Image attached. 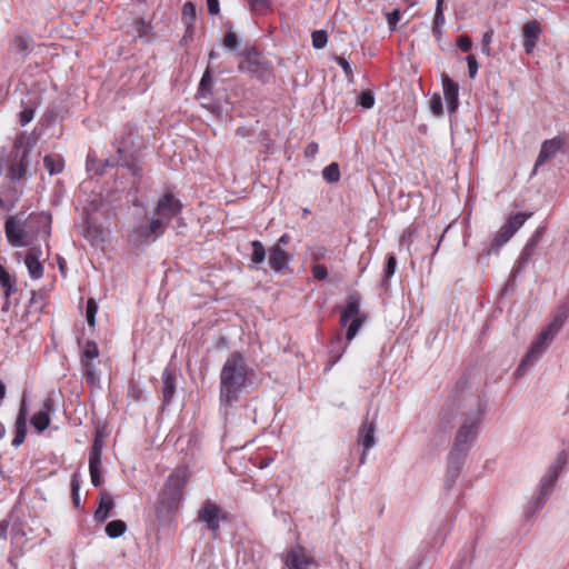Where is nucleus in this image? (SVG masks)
Returning a JSON list of instances; mask_svg holds the SVG:
<instances>
[{
    "label": "nucleus",
    "instance_id": "3c124183",
    "mask_svg": "<svg viewBox=\"0 0 569 569\" xmlns=\"http://www.w3.org/2000/svg\"><path fill=\"white\" fill-rule=\"evenodd\" d=\"M467 63H468V70H469V77L473 79L477 76L478 72V62L473 54H469L467 57Z\"/></svg>",
    "mask_w": 569,
    "mask_h": 569
},
{
    "label": "nucleus",
    "instance_id": "4c0bfd02",
    "mask_svg": "<svg viewBox=\"0 0 569 569\" xmlns=\"http://www.w3.org/2000/svg\"><path fill=\"white\" fill-rule=\"evenodd\" d=\"M168 222H166L164 220H162V218H159V217H154L149 226H150V231L151 233H153L156 236V238L158 239L160 236L163 234L166 228L168 227Z\"/></svg>",
    "mask_w": 569,
    "mask_h": 569
},
{
    "label": "nucleus",
    "instance_id": "c756f323",
    "mask_svg": "<svg viewBox=\"0 0 569 569\" xmlns=\"http://www.w3.org/2000/svg\"><path fill=\"white\" fill-rule=\"evenodd\" d=\"M213 87V80L211 77L210 68L208 67L200 80L198 88V97L200 99H208L211 96Z\"/></svg>",
    "mask_w": 569,
    "mask_h": 569
},
{
    "label": "nucleus",
    "instance_id": "2eb2a0df",
    "mask_svg": "<svg viewBox=\"0 0 569 569\" xmlns=\"http://www.w3.org/2000/svg\"><path fill=\"white\" fill-rule=\"evenodd\" d=\"M541 230L538 229L527 241L526 246L523 247L519 259L516 263V266L512 269V277H516V274L521 270V268L528 263L530 258L535 254L536 249L540 242L541 239Z\"/></svg>",
    "mask_w": 569,
    "mask_h": 569
},
{
    "label": "nucleus",
    "instance_id": "ea45409f",
    "mask_svg": "<svg viewBox=\"0 0 569 569\" xmlns=\"http://www.w3.org/2000/svg\"><path fill=\"white\" fill-rule=\"evenodd\" d=\"M312 46L315 49H323L328 42V34L323 30H316L311 34Z\"/></svg>",
    "mask_w": 569,
    "mask_h": 569
},
{
    "label": "nucleus",
    "instance_id": "58836bf2",
    "mask_svg": "<svg viewBox=\"0 0 569 569\" xmlns=\"http://www.w3.org/2000/svg\"><path fill=\"white\" fill-rule=\"evenodd\" d=\"M97 312H98V305L94 301V299L90 298L87 301V308H86V318H87V322L90 327H93L96 325Z\"/></svg>",
    "mask_w": 569,
    "mask_h": 569
},
{
    "label": "nucleus",
    "instance_id": "4d7b16f0",
    "mask_svg": "<svg viewBox=\"0 0 569 569\" xmlns=\"http://www.w3.org/2000/svg\"><path fill=\"white\" fill-rule=\"evenodd\" d=\"M102 448H103L102 440L98 436H96L89 455L102 456Z\"/></svg>",
    "mask_w": 569,
    "mask_h": 569
},
{
    "label": "nucleus",
    "instance_id": "423d86ee",
    "mask_svg": "<svg viewBox=\"0 0 569 569\" xmlns=\"http://www.w3.org/2000/svg\"><path fill=\"white\" fill-rule=\"evenodd\" d=\"M138 140V137L130 131L127 137H122L117 141L119 167L127 169L136 180L140 179L142 176V169L138 164L140 148V142Z\"/></svg>",
    "mask_w": 569,
    "mask_h": 569
},
{
    "label": "nucleus",
    "instance_id": "f704fd0d",
    "mask_svg": "<svg viewBox=\"0 0 569 569\" xmlns=\"http://www.w3.org/2000/svg\"><path fill=\"white\" fill-rule=\"evenodd\" d=\"M251 247H252V253H251L252 263H254V264L262 263L266 259V249H264L263 244L260 241L254 240L251 242Z\"/></svg>",
    "mask_w": 569,
    "mask_h": 569
},
{
    "label": "nucleus",
    "instance_id": "c9c22d12",
    "mask_svg": "<svg viewBox=\"0 0 569 569\" xmlns=\"http://www.w3.org/2000/svg\"><path fill=\"white\" fill-rule=\"evenodd\" d=\"M396 267H397L396 257L393 254H389L387 257V261H386V264L383 268V279H382L383 286H387L389 279L395 274Z\"/></svg>",
    "mask_w": 569,
    "mask_h": 569
},
{
    "label": "nucleus",
    "instance_id": "0e129e2a",
    "mask_svg": "<svg viewBox=\"0 0 569 569\" xmlns=\"http://www.w3.org/2000/svg\"><path fill=\"white\" fill-rule=\"evenodd\" d=\"M79 490H80L79 475L74 473L71 479V491L79 492Z\"/></svg>",
    "mask_w": 569,
    "mask_h": 569
},
{
    "label": "nucleus",
    "instance_id": "0eeeda50",
    "mask_svg": "<svg viewBox=\"0 0 569 569\" xmlns=\"http://www.w3.org/2000/svg\"><path fill=\"white\" fill-rule=\"evenodd\" d=\"M566 465V456L563 452L559 453L556 460L551 463L546 475L542 477L539 491L536 497L530 501L529 508L535 512L539 510L548 497L552 493L557 483L558 477Z\"/></svg>",
    "mask_w": 569,
    "mask_h": 569
},
{
    "label": "nucleus",
    "instance_id": "4468645a",
    "mask_svg": "<svg viewBox=\"0 0 569 569\" xmlns=\"http://www.w3.org/2000/svg\"><path fill=\"white\" fill-rule=\"evenodd\" d=\"M54 411L53 399L48 397L43 400L41 408L31 418L32 427L38 431H44L50 423V415Z\"/></svg>",
    "mask_w": 569,
    "mask_h": 569
},
{
    "label": "nucleus",
    "instance_id": "f8f14e48",
    "mask_svg": "<svg viewBox=\"0 0 569 569\" xmlns=\"http://www.w3.org/2000/svg\"><path fill=\"white\" fill-rule=\"evenodd\" d=\"M376 425L372 421L365 420L358 431L357 443L362 447L360 465H365L367 455L376 445Z\"/></svg>",
    "mask_w": 569,
    "mask_h": 569
},
{
    "label": "nucleus",
    "instance_id": "7c9ffc66",
    "mask_svg": "<svg viewBox=\"0 0 569 569\" xmlns=\"http://www.w3.org/2000/svg\"><path fill=\"white\" fill-rule=\"evenodd\" d=\"M43 164L50 174L60 173L64 168L63 159L60 156H46Z\"/></svg>",
    "mask_w": 569,
    "mask_h": 569
},
{
    "label": "nucleus",
    "instance_id": "393cba45",
    "mask_svg": "<svg viewBox=\"0 0 569 569\" xmlns=\"http://www.w3.org/2000/svg\"><path fill=\"white\" fill-rule=\"evenodd\" d=\"M513 233L503 224L495 234L489 249L487 250V254H497L500 248L507 243Z\"/></svg>",
    "mask_w": 569,
    "mask_h": 569
},
{
    "label": "nucleus",
    "instance_id": "bb28decb",
    "mask_svg": "<svg viewBox=\"0 0 569 569\" xmlns=\"http://www.w3.org/2000/svg\"><path fill=\"white\" fill-rule=\"evenodd\" d=\"M113 507L114 503L111 496L108 492H101L99 506L94 512V519L97 521L103 522L109 517V513Z\"/></svg>",
    "mask_w": 569,
    "mask_h": 569
},
{
    "label": "nucleus",
    "instance_id": "2f4dec72",
    "mask_svg": "<svg viewBox=\"0 0 569 569\" xmlns=\"http://www.w3.org/2000/svg\"><path fill=\"white\" fill-rule=\"evenodd\" d=\"M530 216L531 213L517 212L508 219L505 226L515 234Z\"/></svg>",
    "mask_w": 569,
    "mask_h": 569
},
{
    "label": "nucleus",
    "instance_id": "49530a36",
    "mask_svg": "<svg viewBox=\"0 0 569 569\" xmlns=\"http://www.w3.org/2000/svg\"><path fill=\"white\" fill-rule=\"evenodd\" d=\"M430 109H431L432 113L436 116L442 114V100L439 94H435L430 99Z\"/></svg>",
    "mask_w": 569,
    "mask_h": 569
},
{
    "label": "nucleus",
    "instance_id": "dca6fc26",
    "mask_svg": "<svg viewBox=\"0 0 569 569\" xmlns=\"http://www.w3.org/2000/svg\"><path fill=\"white\" fill-rule=\"evenodd\" d=\"M220 508L211 502L206 501L198 512V519L204 522L208 529L216 531L219 528Z\"/></svg>",
    "mask_w": 569,
    "mask_h": 569
},
{
    "label": "nucleus",
    "instance_id": "f257e3e1",
    "mask_svg": "<svg viewBox=\"0 0 569 569\" xmlns=\"http://www.w3.org/2000/svg\"><path fill=\"white\" fill-rule=\"evenodd\" d=\"M34 133L20 132L14 141L13 150L6 161L4 177L9 182L7 203L2 200V209L14 207L23 193L26 181L31 176V153L37 144Z\"/></svg>",
    "mask_w": 569,
    "mask_h": 569
},
{
    "label": "nucleus",
    "instance_id": "de8ad7c7",
    "mask_svg": "<svg viewBox=\"0 0 569 569\" xmlns=\"http://www.w3.org/2000/svg\"><path fill=\"white\" fill-rule=\"evenodd\" d=\"M493 37V30L489 29L482 37V48L481 51L486 56H490V44Z\"/></svg>",
    "mask_w": 569,
    "mask_h": 569
},
{
    "label": "nucleus",
    "instance_id": "6ab92c4d",
    "mask_svg": "<svg viewBox=\"0 0 569 569\" xmlns=\"http://www.w3.org/2000/svg\"><path fill=\"white\" fill-rule=\"evenodd\" d=\"M443 96L449 112H455L458 108V84L448 76H442Z\"/></svg>",
    "mask_w": 569,
    "mask_h": 569
},
{
    "label": "nucleus",
    "instance_id": "7ed1b4c3",
    "mask_svg": "<svg viewBox=\"0 0 569 569\" xmlns=\"http://www.w3.org/2000/svg\"><path fill=\"white\" fill-rule=\"evenodd\" d=\"M566 312H558L551 322L540 332V335L532 342L526 357L516 370V376L521 377L527 369L531 367L540 356L547 350L556 335L559 332L566 320Z\"/></svg>",
    "mask_w": 569,
    "mask_h": 569
},
{
    "label": "nucleus",
    "instance_id": "e433bc0d",
    "mask_svg": "<svg viewBox=\"0 0 569 569\" xmlns=\"http://www.w3.org/2000/svg\"><path fill=\"white\" fill-rule=\"evenodd\" d=\"M98 356H99V349H98L97 343L93 341H87L84 345V348H83L81 361L82 362L83 361L91 362V360L98 358Z\"/></svg>",
    "mask_w": 569,
    "mask_h": 569
},
{
    "label": "nucleus",
    "instance_id": "c85d7f7f",
    "mask_svg": "<svg viewBox=\"0 0 569 569\" xmlns=\"http://www.w3.org/2000/svg\"><path fill=\"white\" fill-rule=\"evenodd\" d=\"M89 473L91 483L99 488L102 485L101 477V456L89 455Z\"/></svg>",
    "mask_w": 569,
    "mask_h": 569
},
{
    "label": "nucleus",
    "instance_id": "338daca9",
    "mask_svg": "<svg viewBox=\"0 0 569 569\" xmlns=\"http://www.w3.org/2000/svg\"><path fill=\"white\" fill-rule=\"evenodd\" d=\"M290 239H291V237H290V234H289V233H283V234L278 239V241H277V243H276V244H279V246H280V248H281L282 246H286L287 243H289Z\"/></svg>",
    "mask_w": 569,
    "mask_h": 569
},
{
    "label": "nucleus",
    "instance_id": "6e6552de",
    "mask_svg": "<svg viewBox=\"0 0 569 569\" xmlns=\"http://www.w3.org/2000/svg\"><path fill=\"white\" fill-rule=\"evenodd\" d=\"M483 413V408L481 403H478L477 409L466 416L463 419V422L461 423L460 428L458 429L455 445H453V452L455 453H465L471 443V441L476 438L481 416Z\"/></svg>",
    "mask_w": 569,
    "mask_h": 569
},
{
    "label": "nucleus",
    "instance_id": "37998d69",
    "mask_svg": "<svg viewBox=\"0 0 569 569\" xmlns=\"http://www.w3.org/2000/svg\"><path fill=\"white\" fill-rule=\"evenodd\" d=\"M83 368H84V376H86L87 380L91 385H94L98 380V375H97L93 363L89 362V361H83Z\"/></svg>",
    "mask_w": 569,
    "mask_h": 569
},
{
    "label": "nucleus",
    "instance_id": "864d4df0",
    "mask_svg": "<svg viewBox=\"0 0 569 569\" xmlns=\"http://www.w3.org/2000/svg\"><path fill=\"white\" fill-rule=\"evenodd\" d=\"M2 289L7 297L11 295L12 287L10 283V274L4 269H2Z\"/></svg>",
    "mask_w": 569,
    "mask_h": 569
},
{
    "label": "nucleus",
    "instance_id": "4be33fe9",
    "mask_svg": "<svg viewBox=\"0 0 569 569\" xmlns=\"http://www.w3.org/2000/svg\"><path fill=\"white\" fill-rule=\"evenodd\" d=\"M27 436V410L24 407V400H22L21 408L19 410L18 418L14 426V437L12 439V446L19 447L23 443Z\"/></svg>",
    "mask_w": 569,
    "mask_h": 569
},
{
    "label": "nucleus",
    "instance_id": "aec40b11",
    "mask_svg": "<svg viewBox=\"0 0 569 569\" xmlns=\"http://www.w3.org/2000/svg\"><path fill=\"white\" fill-rule=\"evenodd\" d=\"M41 250L31 248L24 258V263L30 277L34 280L43 276V266L40 262Z\"/></svg>",
    "mask_w": 569,
    "mask_h": 569
},
{
    "label": "nucleus",
    "instance_id": "b1692460",
    "mask_svg": "<svg viewBox=\"0 0 569 569\" xmlns=\"http://www.w3.org/2000/svg\"><path fill=\"white\" fill-rule=\"evenodd\" d=\"M161 379L163 403L168 405L176 392V376L173 371L169 367H167L162 372Z\"/></svg>",
    "mask_w": 569,
    "mask_h": 569
},
{
    "label": "nucleus",
    "instance_id": "a19ab883",
    "mask_svg": "<svg viewBox=\"0 0 569 569\" xmlns=\"http://www.w3.org/2000/svg\"><path fill=\"white\" fill-rule=\"evenodd\" d=\"M358 103L363 109H371L375 104V96L370 90H365L360 93L358 98Z\"/></svg>",
    "mask_w": 569,
    "mask_h": 569
},
{
    "label": "nucleus",
    "instance_id": "052dcab7",
    "mask_svg": "<svg viewBox=\"0 0 569 569\" xmlns=\"http://www.w3.org/2000/svg\"><path fill=\"white\" fill-rule=\"evenodd\" d=\"M311 256L315 260H321L326 256V249L323 247H317L312 249Z\"/></svg>",
    "mask_w": 569,
    "mask_h": 569
},
{
    "label": "nucleus",
    "instance_id": "79ce46f5",
    "mask_svg": "<svg viewBox=\"0 0 569 569\" xmlns=\"http://www.w3.org/2000/svg\"><path fill=\"white\" fill-rule=\"evenodd\" d=\"M445 23V14H443V8H436L435 13V21L432 27V32L436 36H441V28Z\"/></svg>",
    "mask_w": 569,
    "mask_h": 569
},
{
    "label": "nucleus",
    "instance_id": "ddd939ff",
    "mask_svg": "<svg viewBox=\"0 0 569 569\" xmlns=\"http://www.w3.org/2000/svg\"><path fill=\"white\" fill-rule=\"evenodd\" d=\"M313 562L306 549L301 546L293 547L286 557V566L289 569H311Z\"/></svg>",
    "mask_w": 569,
    "mask_h": 569
},
{
    "label": "nucleus",
    "instance_id": "39448f33",
    "mask_svg": "<svg viewBox=\"0 0 569 569\" xmlns=\"http://www.w3.org/2000/svg\"><path fill=\"white\" fill-rule=\"evenodd\" d=\"M188 479L187 467H178L169 475L159 498V505L163 510L171 512L178 508Z\"/></svg>",
    "mask_w": 569,
    "mask_h": 569
},
{
    "label": "nucleus",
    "instance_id": "a18cd8bd",
    "mask_svg": "<svg viewBox=\"0 0 569 569\" xmlns=\"http://www.w3.org/2000/svg\"><path fill=\"white\" fill-rule=\"evenodd\" d=\"M386 18H387L389 29L391 31H395L397 29V24L400 20V11L398 9H396V10L387 13Z\"/></svg>",
    "mask_w": 569,
    "mask_h": 569
},
{
    "label": "nucleus",
    "instance_id": "a878e982",
    "mask_svg": "<svg viewBox=\"0 0 569 569\" xmlns=\"http://www.w3.org/2000/svg\"><path fill=\"white\" fill-rule=\"evenodd\" d=\"M513 233L503 224L495 234L489 249L487 250V254H497L500 248L507 243Z\"/></svg>",
    "mask_w": 569,
    "mask_h": 569
},
{
    "label": "nucleus",
    "instance_id": "69168bd1",
    "mask_svg": "<svg viewBox=\"0 0 569 569\" xmlns=\"http://www.w3.org/2000/svg\"><path fill=\"white\" fill-rule=\"evenodd\" d=\"M94 160H96V156L92 153H89L87 157V170L88 171L94 170Z\"/></svg>",
    "mask_w": 569,
    "mask_h": 569
},
{
    "label": "nucleus",
    "instance_id": "20e7f679",
    "mask_svg": "<svg viewBox=\"0 0 569 569\" xmlns=\"http://www.w3.org/2000/svg\"><path fill=\"white\" fill-rule=\"evenodd\" d=\"M37 220L50 224L51 217L46 213L24 216V212H19L10 216L4 226L8 242L13 247H26L29 243V227L31 221Z\"/></svg>",
    "mask_w": 569,
    "mask_h": 569
},
{
    "label": "nucleus",
    "instance_id": "5fc2aeb1",
    "mask_svg": "<svg viewBox=\"0 0 569 569\" xmlns=\"http://www.w3.org/2000/svg\"><path fill=\"white\" fill-rule=\"evenodd\" d=\"M458 47L463 51L468 52L470 51L472 47V41L468 36H461L458 40Z\"/></svg>",
    "mask_w": 569,
    "mask_h": 569
},
{
    "label": "nucleus",
    "instance_id": "bf43d9fd",
    "mask_svg": "<svg viewBox=\"0 0 569 569\" xmlns=\"http://www.w3.org/2000/svg\"><path fill=\"white\" fill-rule=\"evenodd\" d=\"M207 3H208V11L210 14L214 16V14L219 13L220 8H219L218 0H207Z\"/></svg>",
    "mask_w": 569,
    "mask_h": 569
},
{
    "label": "nucleus",
    "instance_id": "e2e57ef3",
    "mask_svg": "<svg viewBox=\"0 0 569 569\" xmlns=\"http://www.w3.org/2000/svg\"><path fill=\"white\" fill-rule=\"evenodd\" d=\"M182 12L184 16L193 17L196 12V7L192 2H187L183 4Z\"/></svg>",
    "mask_w": 569,
    "mask_h": 569
},
{
    "label": "nucleus",
    "instance_id": "8fccbe9b",
    "mask_svg": "<svg viewBox=\"0 0 569 569\" xmlns=\"http://www.w3.org/2000/svg\"><path fill=\"white\" fill-rule=\"evenodd\" d=\"M34 117V111L32 108H26L19 113V122L21 126L28 124L30 121H32Z\"/></svg>",
    "mask_w": 569,
    "mask_h": 569
},
{
    "label": "nucleus",
    "instance_id": "13d9d810",
    "mask_svg": "<svg viewBox=\"0 0 569 569\" xmlns=\"http://www.w3.org/2000/svg\"><path fill=\"white\" fill-rule=\"evenodd\" d=\"M318 150H319L318 143L310 142L305 149V154H306V157L312 158L317 154Z\"/></svg>",
    "mask_w": 569,
    "mask_h": 569
},
{
    "label": "nucleus",
    "instance_id": "f03ea898",
    "mask_svg": "<svg viewBox=\"0 0 569 569\" xmlns=\"http://www.w3.org/2000/svg\"><path fill=\"white\" fill-rule=\"evenodd\" d=\"M248 373L249 368L240 352H232L223 363L220 371L219 401L224 416L238 402L247 386Z\"/></svg>",
    "mask_w": 569,
    "mask_h": 569
},
{
    "label": "nucleus",
    "instance_id": "09e8293b",
    "mask_svg": "<svg viewBox=\"0 0 569 569\" xmlns=\"http://www.w3.org/2000/svg\"><path fill=\"white\" fill-rule=\"evenodd\" d=\"M335 61L342 69L347 78H351L353 72L350 63L343 57H335Z\"/></svg>",
    "mask_w": 569,
    "mask_h": 569
},
{
    "label": "nucleus",
    "instance_id": "6e6d98bb",
    "mask_svg": "<svg viewBox=\"0 0 569 569\" xmlns=\"http://www.w3.org/2000/svg\"><path fill=\"white\" fill-rule=\"evenodd\" d=\"M252 10L262 12L268 9V0H249Z\"/></svg>",
    "mask_w": 569,
    "mask_h": 569
},
{
    "label": "nucleus",
    "instance_id": "9d476101",
    "mask_svg": "<svg viewBox=\"0 0 569 569\" xmlns=\"http://www.w3.org/2000/svg\"><path fill=\"white\" fill-rule=\"evenodd\" d=\"M365 319V315L360 312V297L357 293L349 295L340 317V325L342 327L348 326L346 339L349 342L357 336Z\"/></svg>",
    "mask_w": 569,
    "mask_h": 569
},
{
    "label": "nucleus",
    "instance_id": "c03bdc74",
    "mask_svg": "<svg viewBox=\"0 0 569 569\" xmlns=\"http://www.w3.org/2000/svg\"><path fill=\"white\" fill-rule=\"evenodd\" d=\"M239 44L240 40L238 36L234 32L229 31L223 39V46L229 50H236L238 49Z\"/></svg>",
    "mask_w": 569,
    "mask_h": 569
},
{
    "label": "nucleus",
    "instance_id": "680f3d73",
    "mask_svg": "<svg viewBox=\"0 0 569 569\" xmlns=\"http://www.w3.org/2000/svg\"><path fill=\"white\" fill-rule=\"evenodd\" d=\"M137 30L139 32V36L147 34L149 26L146 23L144 20L139 19L136 21Z\"/></svg>",
    "mask_w": 569,
    "mask_h": 569
},
{
    "label": "nucleus",
    "instance_id": "9b49d317",
    "mask_svg": "<svg viewBox=\"0 0 569 569\" xmlns=\"http://www.w3.org/2000/svg\"><path fill=\"white\" fill-rule=\"evenodd\" d=\"M182 210V203L171 192L163 193L156 206L154 213L157 217L162 218L166 222L177 217Z\"/></svg>",
    "mask_w": 569,
    "mask_h": 569
},
{
    "label": "nucleus",
    "instance_id": "f3484780",
    "mask_svg": "<svg viewBox=\"0 0 569 569\" xmlns=\"http://www.w3.org/2000/svg\"><path fill=\"white\" fill-rule=\"evenodd\" d=\"M562 144L563 139L560 137H555L552 139L543 141L538 158L535 162V169L540 167L547 160L553 158L556 153L562 148Z\"/></svg>",
    "mask_w": 569,
    "mask_h": 569
},
{
    "label": "nucleus",
    "instance_id": "72a5a7b5",
    "mask_svg": "<svg viewBox=\"0 0 569 569\" xmlns=\"http://www.w3.org/2000/svg\"><path fill=\"white\" fill-rule=\"evenodd\" d=\"M323 179L329 183L338 182L340 179L339 166L336 162L330 163L322 170Z\"/></svg>",
    "mask_w": 569,
    "mask_h": 569
},
{
    "label": "nucleus",
    "instance_id": "774afa93",
    "mask_svg": "<svg viewBox=\"0 0 569 569\" xmlns=\"http://www.w3.org/2000/svg\"><path fill=\"white\" fill-rule=\"evenodd\" d=\"M72 500L76 507L80 506V495L79 492H72Z\"/></svg>",
    "mask_w": 569,
    "mask_h": 569
},
{
    "label": "nucleus",
    "instance_id": "5701e85b",
    "mask_svg": "<svg viewBox=\"0 0 569 569\" xmlns=\"http://www.w3.org/2000/svg\"><path fill=\"white\" fill-rule=\"evenodd\" d=\"M33 41L29 36H17L10 46V51L20 59H24L32 50Z\"/></svg>",
    "mask_w": 569,
    "mask_h": 569
},
{
    "label": "nucleus",
    "instance_id": "473e14b6",
    "mask_svg": "<svg viewBox=\"0 0 569 569\" xmlns=\"http://www.w3.org/2000/svg\"><path fill=\"white\" fill-rule=\"evenodd\" d=\"M127 530V525L122 520H112L106 526V533L114 539L121 537Z\"/></svg>",
    "mask_w": 569,
    "mask_h": 569
},
{
    "label": "nucleus",
    "instance_id": "412c9836",
    "mask_svg": "<svg viewBox=\"0 0 569 569\" xmlns=\"http://www.w3.org/2000/svg\"><path fill=\"white\" fill-rule=\"evenodd\" d=\"M268 261L274 272H280L288 266L290 257L279 244H274L269 249Z\"/></svg>",
    "mask_w": 569,
    "mask_h": 569
},
{
    "label": "nucleus",
    "instance_id": "603ef678",
    "mask_svg": "<svg viewBox=\"0 0 569 569\" xmlns=\"http://www.w3.org/2000/svg\"><path fill=\"white\" fill-rule=\"evenodd\" d=\"M312 274L318 280H325L328 277V271L326 266L323 264H317L312 269Z\"/></svg>",
    "mask_w": 569,
    "mask_h": 569
},
{
    "label": "nucleus",
    "instance_id": "cd10ccee",
    "mask_svg": "<svg viewBox=\"0 0 569 569\" xmlns=\"http://www.w3.org/2000/svg\"><path fill=\"white\" fill-rule=\"evenodd\" d=\"M157 238L153 233L150 231V226H141L139 229L134 230L133 233L130 236V242L134 246H141L149 242L156 241Z\"/></svg>",
    "mask_w": 569,
    "mask_h": 569
},
{
    "label": "nucleus",
    "instance_id": "a211bd4d",
    "mask_svg": "<svg viewBox=\"0 0 569 569\" xmlns=\"http://www.w3.org/2000/svg\"><path fill=\"white\" fill-rule=\"evenodd\" d=\"M542 32L537 21H528L522 28L523 48L526 53L531 54Z\"/></svg>",
    "mask_w": 569,
    "mask_h": 569
},
{
    "label": "nucleus",
    "instance_id": "1a4fd4ad",
    "mask_svg": "<svg viewBox=\"0 0 569 569\" xmlns=\"http://www.w3.org/2000/svg\"><path fill=\"white\" fill-rule=\"evenodd\" d=\"M239 70L252 74L261 82H269L273 78L272 63L256 50L246 52L239 63Z\"/></svg>",
    "mask_w": 569,
    "mask_h": 569
}]
</instances>
